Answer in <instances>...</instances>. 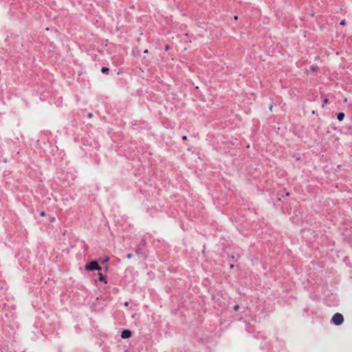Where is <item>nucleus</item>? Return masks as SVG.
Returning a JSON list of instances; mask_svg holds the SVG:
<instances>
[{
    "label": "nucleus",
    "mask_w": 352,
    "mask_h": 352,
    "mask_svg": "<svg viewBox=\"0 0 352 352\" xmlns=\"http://www.w3.org/2000/svg\"><path fill=\"white\" fill-rule=\"evenodd\" d=\"M131 336V331L128 330V329H125L124 331H122V333H121V337L122 338H129Z\"/></svg>",
    "instance_id": "3"
},
{
    "label": "nucleus",
    "mask_w": 352,
    "mask_h": 352,
    "mask_svg": "<svg viewBox=\"0 0 352 352\" xmlns=\"http://www.w3.org/2000/svg\"><path fill=\"white\" fill-rule=\"evenodd\" d=\"M128 305H129V302H126L124 303V306H125V307H126V306H128Z\"/></svg>",
    "instance_id": "14"
},
{
    "label": "nucleus",
    "mask_w": 352,
    "mask_h": 352,
    "mask_svg": "<svg viewBox=\"0 0 352 352\" xmlns=\"http://www.w3.org/2000/svg\"><path fill=\"white\" fill-rule=\"evenodd\" d=\"M132 256H133L132 254H127V256H126V258H127L128 259H130V258H132Z\"/></svg>",
    "instance_id": "7"
},
{
    "label": "nucleus",
    "mask_w": 352,
    "mask_h": 352,
    "mask_svg": "<svg viewBox=\"0 0 352 352\" xmlns=\"http://www.w3.org/2000/svg\"><path fill=\"white\" fill-rule=\"evenodd\" d=\"M109 258H107L104 261L107 262L109 261Z\"/></svg>",
    "instance_id": "16"
},
{
    "label": "nucleus",
    "mask_w": 352,
    "mask_h": 352,
    "mask_svg": "<svg viewBox=\"0 0 352 352\" xmlns=\"http://www.w3.org/2000/svg\"><path fill=\"white\" fill-rule=\"evenodd\" d=\"M40 214H41V216L44 217L45 215V212L43 211L41 212Z\"/></svg>",
    "instance_id": "10"
},
{
    "label": "nucleus",
    "mask_w": 352,
    "mask_h": 352,
    "mask_svg": "<svg viewBox=\"0 0 352 352\" xmlns=\"http://www.w3.org/2000/svg\"><path fill=\"white\" fill-rule=\"evenodd\" d=\"M344 118V113H342V112H340L339 113H338L337 115V118L339 121H342Z\"/></svg>",
    "instance_id": "5"
},
{
    "label": "nucleus",
    "mask_w": 352,
    "mask_h": 352,
    "mask_svg": "<svg viewBox=\"0 0 352 352\" xmlns=\"http://www.w3.org/2000/svg\"><path fill=\"white\" fill-rule=\"evenodd\" d=\"M98 276H99L98 279H99L100 281H102V282H104V283H107V280L105 279V277L102 275V273L99 272L98 273Z\"/></svg>",
    "instance_id": "4"
},
{
    "label": "nucleus",
    "mask_w": 352,
    "mask_h": 352,
    "mask_svg": "<svg viewBox=\"0 0 352 352\" xmlns=\"http://www.w3.org/2000/svg\"><path fill=\"white\" fill-rule=\"evenodd\" d=\"M345 23H346V21H345V20H342V21L340 22V25H345Z\"/></svg>",
    "instance_id": "9"
},
{
    "label": "nucleus",
    "mask_w": 352,
    "mask_h": 352,
    "mask_svg": "<svg viewBox=\"0 0 352 352\" xmlns=\"http://www.w3.org/2000/svg\"><path fill=\"white\" fill-rule=\"evenodd\" d=\"M331 320L336 325H340L344 322V318L341 314L336 313L333 316Z\"/></svg>",
    "instance_id": "2"
},
{
    "label": "nucleus",
    "mask_w": 352,
    "mask_h": 352,
    "mask_svg": "<svg viewBox=\"0 0 352 352\" xmlns=\"http://www.w3.org/2000/svg\"><path fill=\"white\" fill-rule=\"evenodd\" d=\"M168 49H169L168 45H166V46L165 47V50H166V51H168Z\"/></svg>",
    "instance_id": "12"
},
{
    "label": "nucleus",
    "mask_w": 352,
    "mask_h": 352,
    "mask_svg": "<svg viewBox=\"0 0 352 352\" xmlns=\"http://www.w3.org/2000/svg\"><path fill=\"white\" fill-rule=\"evenodd\" d=\"M182 140H187V137H186V136H185V135H184V136H183V137H182Z\"/></svg>",
    "instance_id": "11"
},
{
    "label": "nucleus",
    "mask_w": 352,
    "mask_h": 352,
    "mask_svg": "<svg viewBox=\"0 0 352 352\" xmlns=\"http://www.w3.org/2000/svg\"><path fill=\"white\" fill-rule=\"evenodd\" d=\"M144 52V53H148V50H145Z\"/></svg>",
    "instance_id": "17"
},
{
    "label": "nucleus",
    "mask_w": 352,
    "mask_h": 352,
    "mask_svg": "<svg viewBox=\"0 0 352 352\" xmlns=\"http://www.w3.org/2000/svg\"><path fill=\"white\" fill-rule=\"evenodd\" d=\"M108 71H109V68H108V67H103L102 68V69H101V72H102V73H107V72H108Z\"/></svg>",
    "instance_id": "6"
},
{
    "label": "nucleus",
    "mask_w": 352,
    "mask_h": 352,
    "mask_svg": "<svg viewBox=\"0 0 352 352\" xmlns=\"http://www.w3.org/2000/svg\"><path fill=\"white\" fill-rule=\"evenodd\" d=\"M85 269L88 271H92V270L100 271L102 268L100 266H99V265L98 264V263L96 261H91V263H89V264L85 265Z\"/></svg>",
    "instance_id": "1"
},
{
    "label": "nucleus",
    "mask_w": 352,
    "mask_h": 352,
    "mask_svg": "<svg viewBox=\"0 0 352 352\" xmlns=\"http://www.w3.org/2000/svg\"><path fill=\"white\" fill-rule=\"evenodd\" d=\"M234 309L235 311H238V310L239 309V305H235V306L234 307Z\"/></svg>",
    "instance_id": "8"
},
{
    "label": "nucleus",
    "mask_w": 352,
    "mask_h": 352,
    "mask_svg": "<svg viewBox=\"0 0 352 352\" xmlns=\"http://www.w3.org/2000/svg\"><path fill=\"white\" fill-rule=\"evenodd\" d=\"M88 116H89V118H91V117H92V113H89L88 114Z\"/></svg>",
    "instance_id": "13"
},
{
    "label": "nucleus",
    "mask_w": 352,
    "mask_h": 352,
    "mask_svg": "<svg viewBox=\"0 0 352 352\" xmlns=\"http://www.w3.org/2000/svg\"><path fill=\"white\" fill-rule=\"evenodd\" d=\"M238 19V16H234V19L236 20Z\"/></svg>",
    "instance_id": "18"
},
{
    "label": "nucleus",
    "mask_w": 352,
    "mask_h": 352,
    "mask_svg": "<svg viewBox=\"0 0 352 352\" xmlns=\"http://www.w3.org/2000/svg\"><path fill=\"white\" fill-rule=\"evenodd\" d=\"M50 220H51L52 221H54V217H52V218L50 219Z\"/></svg>",
    "instance_id": "15"
}]
</instances>
